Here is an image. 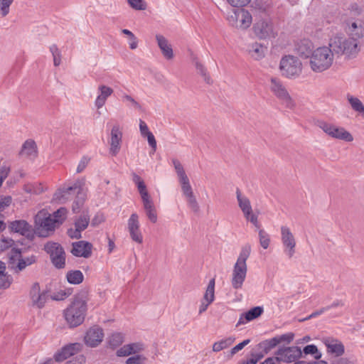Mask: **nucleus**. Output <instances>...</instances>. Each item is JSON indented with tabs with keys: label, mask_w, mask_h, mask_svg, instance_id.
<instances>
[{
	"label": "nucleus",
	"mask_w": 364,
	"mask_h": 364,
	"mask_svg": "<svg viewBox=\"0 0 364 364\" xmlns=\"http://www.w3.org/2000/svg\"><path fill=\"white\" fill-rule=\"evenodd\" d=\"M328 46L334 55L344 56L347 59L355 58L360 51L358 39L346 38L341 33L333 36L329 40Z\"/></svg>",
	"instance_id": "nucleus-1"
},
{
	"label": "nucleus",
	"mask_w": 364,
	"mask_h": 364,
	"mask_svg": "<svg viewBox=\"0 0 364 364\" xmlns=\"http://www.w3.org/2000/svg\"><path fill=\"white\" fill-rule=\"evenodd\" d=\"M83 184L82 180H77L72 186H63L55 192L54 198L60 203H65L73 196L76 195L73 204V210L74 213H77L86 198V193L82 188Z\"/></svg>",
	"instance_id": "nucleus-2"
},
{
	"label": "nucleus",
	"mask_w": 364,
	"mask_h": 364,
	"mask_svg": "<svg viewBox=\"0 0 364 364\" xmlns=\"http://www.w3.org/2000/svg\"><path fill=\"white\" fill-rule=\"evenodd\" d=\"M250 253V245H245L241 249L231 274V285L234 289H240L243 286L247 272L246 262Z\"/></svg>",
	"instance_id": "nucleus-3"
},
{
	"label": "nucleus",
	"mask_w": 364,
	"mask_h": 364,
	"mask_svg": "<svg viewBox=\"0 0 364 364\" xmlns=\"http://www.w3.org/2000/svg\"><path fill=\"white\" fill-rule=\"evenodd\" d=\"M172 164L178 176L181 186V191L186 200L188 208L193 212L197 213L199 210V205L183 166L176 159H172Z\"/></svg>",
	"instance_id": "nucleus-4"
},
{
	"label": "nucleus",
	"mask_w": 364,
	"mask_h": 364,
	"mask_svg": "<svg viewBox=\"0 0 364 364\" xmlns=\"http://www.w3.org/2000/svg\"><path fill=\"white\" fill-rule=\"evenodd\" d=\"M334 54L331 48L321 46L316 48L309 60L311 69L316 73H322L329 69L333 63Z\"/></svg>",
	"instance_id": "nucleus-5"
},
{
	"label": "nucleus",
	"mask_w": 364,
	"mask_h": 364,
	"mask_svg": "<svg viewBox=\"0 0 364 364\" xmlns=\"http://www.w3.org/2000/svg\"><path fill=\"white\" fill-rule=\"evenodd\" d=\"M87 311V304L82 299L77 298L65 310V318L70 327L80 325L85 319Z\"/></svg>",
	"instance_id": "nucleus-6"
},
{
	"label": "nucleus",
	"mask_w": 364,
	"mask_h": 364,
	"mask_svg": "<svg viewBox=\"0 0 364 364\" xmlns=\"http://www.w3.org/2000/svg\"><path fill=\"white\" fill-rule=\"evenodd\" d=\"M269 89L271 92L286 107L292 109L295 106L294 100L290 96L288 90L284 82L278 77H271L269 83Z\"/></svg>",
	"instance_id": "nucleus-7"
},
{
	"label": "nucleus",
	"mask_w": 364,
	"mask_h": 364,
	"mask_svg": "<svg viewBox=\"0 0 364 364\" xmlns=\"http://www.w3.org/2000/svg\"><path fill=\"white\" fill-rule=\"evenodd\" d=\"M35 223L42 237L48 236L50 232L54 231L55 228L59 226L55 218H53L51 214L46 210H41L36 214Z\"/></svg>",
	"instance_id": "nucleus-8"
},
{
	"label": "nucleus",
	"mask_w": 364,
	"mask_h": 364,
	"mask_svg": "<svg viewBox=\"0 0 364 364\" xmlns=\"http://www.w3.org/2000/svg\"><path fill=\"white\" fill-rule=\"evenodd\" d=\"M279 68L282 75L291 78L300 75L302 70V63L296 56L285 55L281 59Z\"/></svg>",
	"instance_id": "nucleus-9"
},
{
	"label": "nucleus",
	"mask_w": 364,
	"mask_h": 364,
	"mask_svg": "<svg viewBox=\"0 0 364 364\" xmlns=\"http://www.w3.org/2000/svg\"><path fill=\"white\" fill-rule=\"evenodd\" d=\"M317 126L331 138L350 142L353 140L352 134L343 127L325 122L318 121Z\"/></svg>",
	"instance_id": "nucleus-10"
},
{
	"label": "nucleus",
	"mask_w": 364,
	"mask_h": 364,
	"mask_svg": "<svg viewBox=\"0 0 364 364\" xmlns=\"http://www.w3.org/2000/svg\"><path fill=\"white\" fill-rule=\"evenodd\" d=\"M236 196L238 206L242 210L245 218L250 221L256 228H259L261 225L258 220V215L254 213L250 200L245 195L242 194L240 190L237 188Z\"/></svg>",
	"instance_id": "nucleus-11"
},
{
	"label": "nucleus",
	"mask_w": 364,
	"mask_h": 364,
	"mask_svg": "<svg viewBox=\"0 0 364 364\" xmlns=\"http://www.w3.org/2000/svg\"><path fill=\"white\" fill-rule=\"evenodd\" d=\"M45 251L50 255L53 264L58 269H63L65 266V253L62 246L53 242H48L45 245Z\"/></svg>",
	"instance_id": "nucleus-12"
},
{
	"label": "nucleus",
	"mask_w": 364,
	"mask_h": 364,
	"mask_svg": "<svg viewBox=\"0 0 364 364\" xmlns=\"http://www.w3.org/2000/svg\"><path fill=\"white\" fill-rule=\"evenodd\" d=\"M228 21L231 26L245 30L252 24V17L245 9L233 10L232 13L228 16Z\"/></svg>",
	"instance_id": "nucleus-13"
},
{
	"label": "nucleus",
	"mask_w": 364,
	"mask_h": 364,
	"mask_svg": "<svg viewBox=\"0 0 364 364\" xmlns=\"http://www.w3.org/2000/svg\"><path fill=\"white\" fill-rule=\"evenodd\" d=\"M254 33L260 39L275 38L277 31L269 20L261 19L253 26Z\"/></svg>",
	"instance_id": "nucleus-14"
},
{
	"label": "nucleus",
	"mask_w": 364,
	"mask_h": 364,
	"mask_svg": "<svg viewBox=\"0 0 364 364\" xmlns=\"http://www.w3.org/2000/svg\"><path fill=\"white\" fill-rule=\"evenodd\" d=\"M281 240L284 247V252L291 258L295 253L296 240L289 228L281 227Z\"/></svg>",
	"instance_id": "nucleus-15"
},
{
	"label": "nucleus",
	"mask_w": 364,
	"mask_h": 364,
	"mask_svg": "<svg viewBox=\"0 0 364 364\" xmlns=\"http://www.w3.org/2000/svg\"><path fill=\"white\" fill-rule=\"evenodd\" d=\"M301 348L297 346L281 347L275 355L279 358V363H293L301 356Z\"/></svg>",
	"instance_id": "nucleus-16"
},
{
	"label": "nucleus",
	"mask_w": 364,
	"mask_h": 364,
	"mask_svg": "<svg viewBox=\"0 0 364 364\" xmlns=\"http://www.w3.org/2000/svg\"><path fill=\"white\" fill-rule=\"evenodd\" d=\"M128 231L133 241L141 244L143 242V236L140 231L139 215L134 213L131 215L127 222Z\"/></svg>",
	"instance_id": "nucleus-17"
},
{
	"label": "nucleus",
	"mask_w": 364,
	"mask_h": 364,
	"mask_svg": "<svg viewBox=\"0 0 364 364\" xmlns=\"http://www.w3.org/2000/svg\"><path fill=\"white\" fill-rule=\"evenodd\" d=\"M122 142V132L119 125H114L111 129L110 139L109 140V153L112 156H117L121 149Z\"/></svg>",
	"instance_id": "nucleus-18"
},
{
	"label": "nucleus",
	"mask_w": 364,
	"mask_h": 364,
	"mask_svg": "<svg viewBox=\"0 0 364 364\" xmlns=\"http://www.w3.org/2000/svg\"><path fill=\"white\" fill-rule=\"evenodd\" d=\"M82 345L79 343H74L66 345L55 354V359L57 362H62L82 350Z\"/></svg>",
	"instance_id": "nucleus-19"
},
{
	"label": "nucleus",
	"mask_w": 364,
	"mask_h": 364,
	"mask_svg": "<svg viewBox=\"0 0 364 364\" xmlns=\"http://www.w3.org/2000/svg\"><path fill=\"white\" fill-rule=\"evenodd\" d=\"M104 333L102 328L99 326L90 328L85 336V343L90 347L97 346L103 340Z\"/></svg>",
	"instance_id": "nucleus-20"
},
{
	"label": "nucleus",
	"mask_w": 364,
	"mask_h": 364,
	"mask_svg": "<svg viewBox=\"0 0 364 364\" xmlns=\"http://www.w3.org/2000/svg\"><path fill=\"white\" fill-rule=\"evenodd\" d=\"M145 349V345L141 342L131 343L119 348L116 355L118 357H127L131 355H138Z\"/></svg>",
	"instance_id": "nucleus-21"
},
{
	"label": "nucleus",
	"mask_w": 364,
	"mask_h": 364,
	"mask_svg": "<svg viewBox=\"0 0 364 364\" xmlns=\"http://www.w3.org/2000/svg\"><path fill=\"white\" fill-rule=\"evenodd\" d=\"M92 245L86 241H78L73 243L71 253L75 257L88 258L92 254Z\"/></svg>",
	"instance_id": "nucleus-22"
},
{
	"label": "nucleus",
	"mask_w": 364,
	"mask_h": 364,
	"mask_svg": "<svg viewBox=\"0 0 364 364\" xmlns=\"http://www.w3.org/2000/svg\"><path fill=\"white\" fill-rule=\"evenodd\" d=\"M30 296L33 306L38 308H42L46 301V294L44 292L41 293L40 286L38 283L33 284Z\"/></svg>",
	"instance_id": "nucleus-23"
},
{
	"label": "nucleus",
	"mask_w": 364,
	"mask_h": 364,
	"mask_svg": "<svg viewBox=\"0 0 364 364\" xmlns=\"http://www.w3.org/2000/svg\"><path fill=\"white\" fill-rule=\"evenodd\" d=\"M297 53L302 58H308L311 57L314 53V46L311 41L309 39H302L297 43L296 46Z\"/></svg>",
	"instance_id": "nucleus-24"
},
{
	"label": "nucleus",
	"mask_w": 364,
	"mask_h": 364,
	"mask_svg": "<svg viewBox=\"0 0 364 364\" xmlns=\"http://www.w3.org/2000/svg\"><path fill=\"white\" fill-rule=\"evenodd\" d=\"M98 95L95 101V105L97 109L102 108L107 98L110 97L113 93V90L105 85H101L98 87Z\"/></svg>",
	"instance_id": "nucleus-25"
},
{
	"label": "nucleus",
	"mask_w": 364,
	"mask_h": 364,
	"mask_svg": "<svg viewBox=\"0 0 364 364\" xmlns=\"http://www.w3.org/2000/svg\"><path fill=\"white\" fill-rule=\"evenodd\" d=\"M143 207L145 210L146 215L150 221L153 223H156L157 221V214L156 210L154 205V202L151 198V196H146L141 198Z\"/></svg>",
	"instance_id": "nucleus-26"
},
{
	"label": "nucleus",
	"mask_w": 364,
	"mask_h": 364,
	"mask_svg": "<svg viewBox=\"0 0 364 364\" xmlns=\"http://www.w3.org/2000/svg\"><path fill=\"white\" fill-rule=\"evenodd\" d=\"M156 39L164 58L167 60L172 59L173 58V52L168 40L161 35H156Z\"/></svg>",
	"instance_id": "nucleus-27"
},
{
	"label": "nucleus",
	"mask_w": 364,
	"mask_h": 364,
	"mask_svg": "<svg viewBox=\"0 0 364 364\" xmlns=\"http://www.w3.org/2000/svg\"><path fill=\"white\" fill-rule=\"evenodd\" d=\"M10 228L13 232L28 236L31 233V226L26 220H15L11 223Z\"/></svg>",
	"instance_id": "nucleus-28"
},
{
	"label": "nucleus",
	"mask_w": 364,
	"mask_h": 364,
	"mask_svg": "<svg viewBox=\"0 0 364 364\" xmlns=\"http://www.w3.org/2000/svg\"><path fill=\"white\" fill-rule=\"evenodd\" d=\"M247 51L252 58L258 60L264 56L266 48L261 43L255 42L247 46Z\"/></svg>",
	"instance_id": "nucleus-29"
},
{
	"label": "nucleus",
	"mask_w": 364,
	"mask_h": 364,
	"mask_svg": "<svg viewBox=\"0 0 364 364\" xmlns=\"http://www.w3.org/2000/svg\"><path fill=\"white\" fill-rule=\"evenodd\" d=\"M20 154L22 156L34 159L37 156V147L34 141L26 140L21 148Z\"/></svg>",
	"instance_id": "nucleus-30"
},
{
	"label": "nucleus",
	"mask_w": 364,
	"mask_h": 364,
	"mask_svg": "<svg viewBox=\"0 0 364 364\" xmlns=\"http://www.w3.org/2000/svg\"><path fill=\"white\" fill-rule=\"evenodd\" d=\"M263 313V308L261 306H256L250 309L245 314L241 315L237 326L243 324L245 321H250L258 318Z\"/></svg>",
	"instance_id": "nucleus-31"
},
{
	"label": "nucleus",
	"mask_w": 364,
	"mask_h": 364,
	"mask_svg": "<svg viewBox=\"0 0 364 364\" xmlns=\"http://www.w3.org/2000/svg\"><path fill=\"white\" fill-rule=\"evenodd\" d=\"M235 341V338L233 336L222 338L221 340L216 341L213 344V351L217 353L226 349L231 346L234 343Z\"/></svg>",
	"instance_id": "nucleus-32"
},
{
	"label": "nucleus",
	"mask_w": 364,
	"mask_h": 364,
	"mask_svg": "<svg viewBox=\"0 0 364 364\" xmlns=\"http://www.w3.org/2000/svg\"><path fill=\"white\" fill-rule=\"evenodd\" d=\"M328 351L334 353L336 355H341L344 353V346L341 342L337 340H328L326 342Z\"/></svg>",
	"instance_id": "nucleus-33"
},
{
	"label": "nucleus",
	"mask_w": 364,
	"mask_h": 364,
	"mask_svg": "<svg viewBox=\"0 0 364 364\" xmlns=\"http://www.w3.org/2000/svg\"><path fill=\"white\" fill-rule=\"evenodd\" d=\"M124 342V335L122 333H113L107 338V344L112 349L119 347Z\"/></svg>",
	"instance_id": "nucleus-34"
},
{
	"label": "nucleus",
	"mask_w": 364,
	"mask_h": 364,
	"mask_svg": "<svg viewBox=\"0 0 364 364\" xmlns=\"http://www.w3.org/2000/svg\"><path fill=\"white\" fill-rule=\"evenodd\" d=\"M132 181L135 183V185L137 186L139 193L141 196V198H143L144 196H149V193L146 190V186L144 182V181L141 179V178L138 176L136 173H134L132 174Z\"/></svg>",
	"instance_id": "nucleus-35"
},
{
	"label": "nucleus",
	"mask_w": 364,
	"mask_h": 364,
	"mask_svg": "<svg viewBox=\"0 0 364 364\" xmlns=\"http://www.w3.org/2000/svg\"><path fill=\"white\" fill-rule=\"evenodd\" d=\"M68 282L73 284H79L82 282L84 276L80 270H73L67 273Z\"/></svg>",
	"instance_id": "nucleus-36"
},
{
	"label": "nucleus",
	"mask_w": 364,
	"mask_h": 364,
	"mask_svg": "<svg viewBox=\"0 0 364 364\" xmlns=\"http://www.w3.org/2000/svg\"><path fill=\"white\" fill-rule=\"evenodd\" d=\"M215 278L211 279L208 283L205 293L203 296V300L210 304L214 301L215 299Z\"/></svg>",
	"instance_id": "nucleus-37"
},
{
	"label": "nucleus",
	"mask_w": 364,
	"mask_h": 364,
	"mask_svg": "<svg viewBox=\"0 0 364 364\" xmlns=\"http://www.w3.org/2000/svg\"><path fill=\"white\" fill-rule=\"evenodd\" d=\"M277 345V341H276L274 337H273L272 338L267 339L260 342L257 346L259 349H262V351L264 352V353H268Z\"/></svg>",
	"instance_id": "nucleus-38"
},
{
	"label": "nucleus",
	"mask_w": 364,
	"mask_h": 364,
	"mask_svg": "<svg viewBox=\"0 0 364 364\" xmlns=\"http://www.w3.org/2000/svg\"><path fill=\"white\" fill-rule=\"evenodd\" d=\"M347 100L350 105L351 108L359 113H361L364 109V106L362 102L356 97L350 95H347Z\"/></svg>",
	"instance_id": "nucleus-39"
},
{
	"label": "nucleus",
	"mask_w": 364,
	"mask_h": 364,
	"mask_svg": "<svg viewBox=\"0 0 364 364\" xmlns=\"http://www.w3.org/2000/svg\"><path fill=\"white\" fill-rule=\"evenodd\" d=\"M257 229L258 230L259 244L262 248L266 250L269 247L270 244V236L264 229H261L260 228Z\"/></svg>",
	"instance_id": "nucleus-40"
},
{
	"label": "nucleus",
	"mask_w": 364,
	"mask_h": 364,
	"mask_svg": "<svg viewBox=\"0 0 364 364\" xmlns=\"http://www.w3.org/2000/svg\"><path fill=\"white\" fill-rule=\"evenodd\" d=\"M90 222V218L87 215L83 214L75 221V227L81 232L87 228Z\"/></svg>",
	"instance_id": "nucleus-41"
},
{
	"label": "nucleus",
	"mask_w": 364,
	"mask_h": 364,
	"mask_svg": "<svg viewBox=\"0 0 364 364\" xmlns=\"http://www.w3.org/2000/svg\"><path fill=\"white\" fill-rule=\"evenodd\" d=\"M195 65L198 73L203 77L205 82L208 84L212 83L211 78L207 73L205 68L197 60L195 63Z\"/></svg>",
	"instance_id": "nucleus-42"
},
{
	"label": "nucleus",
	"mask_w": 364,
	"mask_h": 364,
	"mask_svg": "<svg viewBox=\"0 0 364 364\" xmlns=\"http://www.w3.org/2000/svg\"><path fill=\"white\" fill-rule=\"evenodd\" d=\"M67 215V210L65 208H60L57 210L53 214L51 215L53 218H55L56 223L60 225L65 220Z\"/></svg>",
	"instance_id": "nucleus-43"
},
{
	"label": "nucleus",
	"mask_w": 364,
	"mask_h": 364,
	"mask_svg": "<svg viewBox=\"0 0 364 364\" xmlns=\"http://www.w3.org/2000/svg\"><path fill=\"white\" fill-rule=\"evenodd\" d=\"M50 51L53 58V64L58 66L61 63V53L56 45L53 44L50 47Z\"/></svg>",
	"instance_id": "nucleus-44"
},
{
	"label": "nucleus",
	"mask_w": 364,
	"mask_h": 364,
	"mask_svg": "<svg viewBox=\"0 0 364 364\" xmlns=\"http://www.w3.org/2000/svg\"><path fill=\"white\" fill-rule=\"evenodd\" d=\"M294 338V334L293 333H287L282 335L274 336V338L277 341V344H280L284 343L286 344L290 343Z\"/></svg>",
	"instance_id": "nucleus-45"
},
{
	"label": "nucleus",
	"mask_w": 364,
	"mask_h": 364,
	"mask_svg": "<svg viewBox=\"0 0 364 364\" xmlns=\"http://www.w3.org/2000/svg\"><path fill=\"white\" fill-rule=\"evenodd\" d=\"M14 0H0V13L4 17L9 13V7Z\"/></svg>",
	"instance_id": "nucleus-46"
},
{
	"label": "nucleus",
	"mask_w": 364,
	"mask_h": 364,
	"mask_svg": "<svg viewBox=\"0 0 364 364\" xmlns=\"http://www.w3.org/2000/svg\"><path fill=\"white\" fill-rule=\"evenodd\" d=\"M304 353L306 355H314L315 359H319L321 357V354L318 352L317 347L313 344L305 346L304 348Z\"/></svg>",
	"instance_id": "nucleus-47"
},
{
	"label": "nucleus",
	"mask_w": 364,
	"mask_h": 364,
	"mask_svg": "<svg viewBox=\"0 0 364 364\" xmlns=\"http://www.w3.org/2000/svg\"><path fill=\"white\" fill-rule=\"evenodd\" d=\"M128 3L129 6L135 10L142 11L145 10L146 8V3L144 0H128Z\"/></svg>",
	"instance_id": "nucleus-48"
},
{
	"label": "nucleus",
	"mask_w": 364,
	"mask_h": 364,
	"mask_svg": "<svg viewBox=\"0 0 364 364\" xmlns=\"http://www.w3.org/2000/svg\"><path fill=\"white\" fill-rule=\"evenodd\" d=\"M12 282V278L11 276L2 273L0 275V289H7L10 287Z\"/></svg>",
	"instance_id": "nucleus-49"
},
{
	"label": "nucleus",
	"mask_w": 364,
	"mask_h": 364,
	"mask_svg": "<svg viewBox=\"0 0 364 364\" xmlns=\"http://www.w3.org/2000/svg\"><path fill=\"white\" fill-rule=\"evenodd\" d=\"M146 360L145 356L138 354L134 356L129 357L126 360V364H144Z\"/></svg>",
	"instance_id": "nucleus-50"
},
{
	"label": "nucleus",
	"mask_w": 364,
	"mask_h": 364,
	"mask_svg": "<svg viewBox=\"0 0 364 364\" xmlns=\"http://www.w3.org/2000/svg\"><path fill=\"white\" fill-rule=\"evenodd\" d=\"M14 244V241L9 237H2L0 240V251L3 252L11 247Z\"/></svg>",
	"instance_id": "nucleus-51"
},
{
	"label": "nucleus",
	"mask_w": 364,
	"mask_h": 364,
	"mask_svg": "<svg viewBox=\"0 0 364 364\" xmlns=\"http://www.w3.org/2000/svg\"><path fill=\"white\" fill-rule=\"evenodd\" d=\"M250 343V340L246 339V340H244L242 342L236 345L235 347H233L231 349V350L230 352V357L233 356L235 354H236L237 352L241 350L245 346H246Z\"/></svg>",
	"instance_id": "nucleus-52"
},
{
	"label": "nucleus",
	"mask_w": 364,
	"mask_h": 364,
	"mask_svg": "<svg viewBox=\"0 0 364 364\" xmlns=\"http://www.w3.org/2000/svg\"><path fill=\"white\" fill-rule=\"evenodd\" d=\"M90 162V159L87 156H83L81 160L80 161L77 167V173H81L82 172L87 166L88 165Z\"/></svg>",
	"instance_id": "nucleus-53"
},
{
	"label": "nucleus",
	"mask_w": 364,
	"mask_h": 364,
	"mask_svg": "<svg viewBox=\"0 0 364 364\" xmlns=\"http://www.w3.org/2000/svg\"><path fill=\"white\" fill-rule=\"evenodd\" d=\"M11 203V196H1L0 197V211L4 210V208L9 206Z\"/></svg>",
	"instance_id": "nucleus-54"
},
{
	"label": "nucleus",
	"mask_w": 364,
	"mask_h": 364,
	"mask_svg": "<svg viewBox=\"0 0 364 364\" xmlns=\"http://www.w3.org/2000/svg\"><path fill=\"white\" fill-rule=\"evenodd\" d=\"M123 100L130 103V105L134 107L135 109H140L141 105L139 102H137L132 96L128 95H124L123 96Z\"/></svg>",
	"instance_id": "nucleus-55"
},
{
	"label": "nucleus",
	"mask_w": 364,
	"mask_h": 364,
	"mask_svg": "<svg viewBox=\"0 0 364 364\" xmlns=\"http://www.w3.org/2000/svg\"><path fill=\"white\" fill-rule=\"evenodd\" d=\"M233 7H242L250 3V0H227Z\"/></svg>",
	"instance_id": "nucleus-56"
},
{
	"label": "nucleus",
	"mask_w": 364,
	"mask_h": 364,
	"mask_svg": "<svg viewBox=\"0 0 364 364\" xmlns=\"http://www.w3.org/2000/svg\"><path fill=\"white\" fill-rule=\"evenodd\" d=\"M139 129L142 136H145L151 133L148 128V126L143 120H139Z\"/></svg>",
	"instance_id": "nucleus-57"
},
{
	"label": "nucleus",
	"mask_w": 364,
	"mask_h": 364,
	"mask_svg": "<svg viewBox=\"0 0 364 364\" xmlns=\"http://www.w3.org/2000/svg\"><path fill=\"white\" fill-rule=\"evenodd\" d=\"M147 137L148 143L152 149V153H154L156 150V141L152 133L149 134L146 136Z\"/></svg>",
	"instance_id": "nucleus-58"
},
{
	"label": "nucleus",
	"mask_w": 364,
	"mask_h": 364,
	"mask_svg": "<svg viewBox=\"0 0 364 364\" xmlns=\"http://www.w3.org/2000/svg\"><path fill=\"white\" fill-rule=\"evenodd\" d=\"M327 310H326V307H323V308L320 309L319 310H317V311L313 312L312 314H311L306 318L301 319L300 321H307V320H309L311 318H315V317H316L318 316H320L321 314H323Z\"/></svg>",
	"instance_id": "nucleus-59"
},
{
	"label": "nucleus",
	"mask_w": 364,
	"mask_h": 364,
	"mask_svg": "<svg viewBox=\"0 0 364 364\" xmlns=\"http://www.w3.org/2000/svg\"><path fill=\"white\" fill-rule=\"evenodd\" d=\"M68 235L71 238L78 239L81 237V231L75 227V229L70 228L68 230Z\"/></svg>",
	"instance_id": "nucleus-60"
},
{
	"label": "nucleus",
	"mask_w": 364,
	"mask_h": 364,
	"mask_svg": "<svg viewBox=\"0 0 364 364\" xmlns=\"http://www.w3.org/2000/svg\"><path fill=\"white\" fill-rule=\"evenodd\" d=\"M85 363V358L82 355H79L74 360L68 361L65 364H83Z\"/></svg>",
	"instance_id": "nucleus-61"
},
{
	"label": "nucleus",
	"mask_w": 364,
	"mask_h": 364,
	"mask_svg": "<svg viewBox=\"0 0 364 364\" xmlns=\"http://www.w3.org/2000/svg\"><path fill=\"white\" fill-rule=\"evenodd\" d=\"M260 364H279V358L277 356L269 357L265 359Z\"/></svg>",
	"instance_id": "nucleus-62"
},
{
	"label": "nucleus",
	"mask_w": 364,
	"mask_h": 364,
	"mask_svg": "<svg viewBox=\"0 0 364 364\" xmlns=\"http://www.w3.org/2000/svg\"><path fill=\"white\" fill-rule=\"evenodd\" d=\"M31 263L32 262L28 260L26 261L24 259H19L17 267L19 271H21L25 269L27 265L31 264Z\"/></svg>",
	"instance_id": "nucleus-63"
},
{
	"label": "nucleus",
	"mask_w": 364,
	"mask_h": 364,
	"mask_svg": "<svg viewBox=\"0 0 364 364\" xmlns=\"http://www.w3.org/2000/svg\"><path fill=\"white\" fill-rule=\"evenodd\" d=\"M210 304V303H208V301H205L203 299L199 306L198 314H202L203 312H205Z\"/></svg>",
	"instance_id": "nucleus-64"
}]
</instances>
